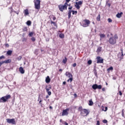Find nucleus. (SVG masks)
I'll return each mask as SVG.
<instances>
[{"label": "nucleus", "mask_w": 125, "mask_h": 125, "mask_svg": "<svg viewBox=\"0 0 125 125\" xmlns=\"http://www.w3.org/2000/svg\"><path fill=\"white\" fill-rule=\"evenodd\" d=\"M59 37H60V38H61V39H64L65 35L63 33H61L59 35Z\"/></svg>", "instance_id": "21"}, {"label": "nucleus", "mask_w": 125, "mask_h": 125, "mask_svg": "<svg viewBox=\"0 0 125 125\" xmlns=\"http://www.w3.org/2000/svg\"><path fill=\"white\" fill-rule=\"evenodd\" d=\"M108 42L109 43H110V44H112V45H113L114 44H116V43H117V40H115L114 37H110L108 40Z\"/></svg>", "instance_id": "5"}, {"label": "nucleus", "mask_w": 125, "mask_h": 125, "mask_svg": "<svg viewBox=\"0 0 125 125\" xmlns=\"http://www.w3.org/2000/svg\"><path fill=\"white\" fill-rule=\"evenodd\" d=\"M97 125H100V122H99V121L97 122Z\"/></svg>", "instance_id": "47"}, {"label": "nucleus", "mask_w": 125, "mask_h": 125, "mask_svg": "<svg viewBox=\"0 0 125 125\" xmlns=\"http://www.w3.org/2000/svg\"><path fill=\"white\" fill-rule=\"evenodd\" d=\"M82 26H83V27H88V25H87L85 23H83Z\"/></svg>", "instance_id": "37"}, {"label": "nucleus", "mask_w": 125, "mask_h": 125, "mask_svg": "<svg viewBox=\"0 0 125 125\" xmlns=\"http://www.w3.org/2000/svg\"><path fill=\"white\" fill-rule=\"evenodd\" d=\"M50 78H49V76H47V77L45 79V82L46 83H50Z\"/></svg>", "instance_id": "12"}, {"label": "nucleus", "mask_w": 125, "mask_h": 125, "mask_svg": "<svg viewBox=\"0 0 125 125\" xmlns=\"http://www.w3.org/2000/svg\"><path fill=\"white\" fill-rule=\"evenodd\" d=\"M70 110L69 108H66L62 111V116H66L68 115V111Z\"/></svg>", "instance_id": "9"}, {"label": "nucleus", "mask_w": 125, "mask_h": 125, "mask_svg": "<svg viewBox=\"0 0 125 125\" xmlns=\"http://www.w3.org/2000/svg\"><path fill=\"white\" fill-rule=\"evenodd\" d=\"M64 125H68V123H66V122H65V123H64Z\"/></svg>", "instance_id": "62"}, {"label": "nucleus", "mask_w": 125, "mask_h": 125, "mask_svg": "<svg viewBox=\"0 0 125 125\" xmlns=\"http://www.w3.org/2000/svg\"><path fill=\"white\" fill-rule=\"evenodd\" d=\"M4 58V56H2L0 57V60H1V59H3Z\"/></svg>", "instance_id": "45"}, {"label": "nucleus", "mask_w": 125, "mask_h": 125, "mask_svg": "<svg viewBox=\"0 0 125 125\" xmlns=\"http://www.w3.org/2000/svg\"><path fill=\"white\" fill-rule=\"evenodd\" d=\"M122 15H123V12L118 13L116 15V17H117V18H121V17H122Z\"/></svg>", "instance_id": "15"}, {"label": "nucleus", "mask_w": 125, "mask_h": 125, "mask_svg": "<svg viewBox=\"0 0 125 125\" xmlns=\"http://www.w3.org/2000/svg\"><path fill=\"white\" fill-rule=\"evenodd\" d=\"M19 71L20 72L21 74H24L25 73V70L22 67H20L19 68Z\"/></svg>", "instance_id": "11"}, {"label": "nucleus", "mask_w": 125, "mask_h": 125, "mask_svg": "<svg viewBox=\"0 0 125 125\" xmlns=\"http://www.w3.org/2000/svg\"><path fill=\"white\" fill-rule=\"evenodd\" d=\"M31 41H32V42H36V38H35V37H32L31 38Z\"/></svg>", "instance_id": "41"}, {"label": "nucleus", "mask_w": 125, "mask_h": 125, "mask_svg": "<svg viewBox=\"0 0 125 125\" xmlns=\"http://www.w3.org/2000/svg\"><path fill=\"white\" fill-rule=\"evenodd\" d=\"M72 12L73 15H74V14H77V13H78V11H77L72 10Z\"/></svg>", "instance_id": "31"}, {"label": "nucleus", "mask_w": 125, "mask_h": 125, "mask_svg": "<svg viewBox=\"0 0 125 125\" xmlns=\"http://www.w3.org/2000/svg\"><path fill=\"white\" fill-rule=\"evenodd\" d=\"M33 36H34V32H30L28 34V37H33Z\"/></svg>", "instance_id": "29"}, {"label": "nucleus", "mask_w": 125, "mask_h": 125, "mask_svg": "<svg viewBox=\"0 0 125 125\" xmlns=\"http://www.w3.org/2000/svg\"><path fill=\"white\" fill-rule=\"evenodd\" d=\"M104 60L102 58L98 56L97 57V63H103Z\"/></svg>", "instance_id": "8"}, {"label": "nucleus", "mask_w": 125, "mask_h": 125, "mask_svg": "<svg viewBox=\"0 0 125 125\" xmlns=\"http://www.w3.org/2000/svg\"><path fill=\"white\" fill-rule=\"evenodd\" d=\"M119 95H120V96H122V95H123V93L121 91H119Z\"/></svg>", "instance_id": "50"}, {"label": "nucleus", "mask_w": 125, "mask_h": 125, "mask_svg": "<svg viewBox=\"0 0 125 125\" xmlns=\"http://www.w3.org/2000/svg\"><path fill=\"white\" fill-rule=\"evenodd\" d=\"M53 20H56V17H53Z\"/></svg>", "instance_id": "57"}, {"label": "nucleus", "mask_w": 125, "mask_h": 125, "mask_svg": "<svg viewBox=\"0 0 125 125\" xmlns=\"http://www.w3.org/2000/svg\"><path fill=\"white\" fill-rule=\"evenodd\" d=\"M122 116L123 118H125V112H122Z\"/></svg>", "instance_id": "46"}, {"label": "nucleus", "mask_w": 125, "mask_h": 125, "mask_svg": "<svg viewBox=\"0 0 125 125\" xmlns=\"http://www.w3.org/2000/svg\"><path fill=\"white\" fill-rule=\"evenodd\" d=\"M72 8H73V7H70L68 8L69 10H71V9H72Z\"/></svg>", "instance_id": "59"}, {"label": "nucleus", "mask_w": 125, "mask_h": 125, "mask_svg": "<svg viewBox=\"0 0 125 125\" xmlns=\"http://www.w3.org/2000/svg\"><path fill=\"white\" fill-rule=\"evenodd\" d=\"M7 54H8V55H10L11 54H12V50H8L7 52Z\"/></svg>", "instance_id": "28"}, {"label": "nucleus", "mask_w": 125, "mask_h": 125, "mask_svg": "<svg viewBox=\"0 0 125 125\" xmlns=\"http://www.w3.org/2000/svg\"><path fill=\"white\" fill-rule=\"evenodd\" d=\"M26 24L28 26H31V24H32V22H31L30 21H28L27 22H26Z\"/></svg>", "instance_id": "26"}, {"label": "nucleus", "mask_w": 125, "mask_h": 125, "mask_svg": "<svg viewBox=\"0 0 125 125\" xmlns=\"http://www.w3.org/2000/svg\"><path fill=\"white\" fill-rule=\"evenodd\" d=\"M45 89L46 90V92L47 93V94L49 96L51 95V92L49 91V90H50V89H51V85H46L45 87Z\"/></svg>", "instance_id": "7"}, {"label": "nucleus", "mask_w": 125, "mask_h": 125, "mask_svg": "<svg viewBox=\"0 0 125 125\" xmlns=\"http://www.w3.org/2000/svg\"><path fill=\"white\" fill-rule=\"evenodd\" d=\"M11 59H8L7 60L3 61V62L5 63V64H8V63H11Z\"/></svg>", "instance_id": "18"}, {"label": "nucleus", "mask_w": 125, "mask_h": 125, "mask_svg": "<svg viewBox=\"0 0 125 125\" xmlns=\"http://www.w3.org/2000/svg\"><path fill=\"white\" fill-rule=\"evenodd\" d=\"M68 6V3H65L63 5L62 4L59 5L58 6V7L59 8V10L62 12H63V10H65V9H67V7Z\"/></svg>", "instance_id": "3"}, {"label": "nucleus", "mask_w": 125, "mask_h": 125, "mask_svg": "<svg viewBox=\"0 0 125 125\" xmlns=\"http://www.w3.org/2000/svg\"><path fill=\"white\" fill-rule=\"evenodd\" d=\"M17 60H18V61H20V60H21V59H22V56H20L19 57H18L17 58Z\"/></svg>", "instance_id": "32"}, {"label": "nucleus", "mask_w": 125, "mask_h": 125, "mask_svg": "<svg viewBox=\"0 0 125 125\" xmlns=\"http://www.w3.org/2000/svg\"><path fill=\"white\" fill-rule=\"evenodd\" d=\"M112 38H114V39H115V40H118V36L117 35H115L114 37H112Z\"/></svg>", "instance_id": "38"}, {"label": "nucleus", "mask_w": 125, "mask_h": 125, "mask_svg": "<svg viewBox=\"0 0 125 125\" xmlns=\"http://www.w3.org/2000/svg\"><path fill=\"white\" fill-rule=\"evenodd\" d=\"M101 88H102V85H97V89H101Z\"/></svg>", "instance_id": "27"}, {"label": "nucleus", "mask_w": 125, "mask_h": 125, "mask_svg": "<svg viewBox=\"0 0 125 125\" xmlns=\"http://www.w3.org/2000/svg\"><path fill=\"white\" fill-rule=\"evenodd\" d=\"M5 46H6L7 47H9V44H8V43L5 44Z\"/></svg>", "instance_id": "53"}, {"label": "nucleus", "mask_w": 125, "mask_h": 125, "mask_svg": "<svg viewBox=\"0 0 125 125\" xmlns=\"http://www.w3.org/2000/svg\"><path fill=\"white\" fill-rule=\"evenodd\" d=\"M72 13V10H68V19H70V18H71V14Z\"/></svg>", "instance_id": "20"}, {"label": "nucleus", "mask_w": 125, "mask_h": 125, "mask_svg": "<svg viewBox=\"0 0 125 125\" xmlns=\"http://www.w3.org/2000/svg\"><path fill=\"white\" fill-rule=\"evenodd\" d=\"M6 121L8 124H11L12 125H16V122H15V119L14 118L12 119H7Z\"/></svg>", "instance_id": "6"}, {"label": "nucleus", "mask_w": 125, "mask_h": 125, "mask_svg": "<svg viewBox=\"0 0 125 125\" xmlns=\"http://www.w3.org/2000/svg\"><path fill=\"white\" fill-rule=\"evenodd\" d=\"M46 42H49V38H46Z\"/></svg>", "instance_id": "55"}, {"label": "nucleus", "mask_w": 125, "mask_h": 125, "mask_svg": "<svg viewBox=\"0 0 125 125\" xmlns=\"http://www.w3.org/2000/svg\"><path fill=\"white\" fill-rule=\"evenodd\" d=\"M79 111H80V112H81V110H83V107L80 106V107H79Z\"/></svg>", "instance_id": "43"}, {"label": "nucleus", "mask_w": 125, "mask_h": 125, "mask_svg": "<svg viewBox=\"0 0 125 125\" xmlns=\"http://www.w3.org/2000/svg\"><path fill=\"white\" fill-rule=\"evenodd\" d=\"M107 110H108V107H105L104 112H106V111H107Z\"/></svg>", "instance_id": "54"}, {"label": "nucleus", "mask_w": 125, "mask_h": 125, "mask_svg": "<svg viewBox=\"0 0 125 125\" xmlns=\"http://www.w3.org/2000/svg\"><path fill=\"white\" fill-rule=\"evenodd\" d=\"M94 74L96 76V75H97V72L95 71Z\"/></svg>", "instance_id": "60"}, {"label": "nucleus", "mask_w": 125, "mask_h": 125, "mask_svg": "<svg viewBox=\"0 0 125 125\" xmlns=\"http://www.w3.org/2000/svg\"><path fill=\"white\" fill-rule=\"evenodd\" d=\"M74 96H75V97H77V94H74Z\"/></svg>", "instance_id": "61"}, {"label": "nucleus", "mask_w": 125, "mask_h": 125, "mask_svg": "<svg viewBox=\"0 0 125 125\" xmlns=\"http://www.w3.org/2000/svg\"><path fill=\"white\" fill-rule=\"evenodd\" d=\"M70 82H72L73 81V78H69L68 80H67V82H70Z\"/></svg>", "instance_id": "42"}, {"label": "nucleus", "mask_w": 125, "mask_h": 125, "mask_svg": "<svg viewBox=\"0 0 125 125\" xmlns=\"http://www.w3.org/2000/svg\"><path fill=\"white\" fill-rule=\"evenodd\" d=\"M89 114V112L86 109H83L81 110V115L83 116V117H86L87 115Z\"/></svg>", "instance_id": "4"}, {"label": "nucleus", "mask_w": 125, "mask_h": 125, "mask_svg": "<svg viewBox=\"0 0 125 125\" xmlns=\"http://www.w3.org/2000/svg\"><path fill=\"white\" fill-rule=\"evenodd\" d=\"M92 88H93V89H94V90L97 89V84H93L92 86Z\"/></svg>", "instance_id": "19"}, {"label": "nucleus", "mask_w": 125, "mask_h": 125, "mask_svg": "<svg viewBox=\"0 0 125 125\" xmlns=\"http://www.w3.org/2000/svg\"><path fill=\"white\" fill-rule=\"evenodd\" d=\"M84 22H85V23L88 25V26H89V24H90V21L88 20H84Z\"/></svg>", "instance_id": "17"}, {"label": "nucleus", "mask_w": 125, "mask_h": 125, "mask_svg": "<svg viewBox=\"0 0 125 125\" xmlns=\"http://www.w3.org/2000/svg\"><path fill=\"white\" fill-rule=\"evenodd\" d=\"M11 96L10 95H7L5 96L2 97L0 99V103H5L8 99H10Z\"/></svg>", "instance_id": "2"}, {"label": "nucleus", "mask_w": 125, "mask_h": 125, "mask_svg": "<svg viewBox=\"0 0 125 125\" xmlns=\"http://www.w3.org/2000/svg\"><path fill=\"white\" fill-rule=\"evenodd\" d=\"M107 21H108V23H112V19L110 18L108 19Z\"/></svg>", "instance_id": "39"}, {"label": "nucleus", "mask_w": 125, "mask_h": 125, "mask_svg": "<svg viewBox=\"0 0 125 125\" xmlns=\"http://www.w3.org/2000/svg\"><path fill=\"white\" fill-rule=\"evenodd\" d=\"M11 11H10V13H12V12H15L16 13V11H14L13 9L12 8H10Z\"/></svg>", "instance_id": "34"}, {"label": "nucleus", "mask_w": 125, "mask_h": 125, "mask_svg": "<svg viewBox=\"0 0 125 125\" xmlns=\"http://www.w3.org/2000/svg\"><path fill=\"white\" fill-rule=\"evenodd\" d=\"M102 90L103 91H105V88H103L102 89Z\"/></svg>", "instance_id": "58"}, {"label": "nucleus", "mask_w": 125, "mask_h": 125, "mask_svg": "<svg viewBox=\"0 0 125 125\" xmlns=\"http://www.w3.org/2000/svg\"><path fill=\"white\" fill-rule=\"evenodd\" d=\"M67 58L65 57L64 59L62 60V63H64V64H66V63H67Z\"/></svg>", "instance_id": "24"}, {"label": "nucleus", "mask_w": 125, "mask_h": 125, "mask_svg": "<svg viewBox=\"0 0 125 125\" xmlns=\"http://www.w3.org/2000/svg\"><path fill=\"white\" fill-rule=\"evenodd\" d=\"M26 41H27V39H26V38H23L22 39V42H26Z\"/></svg>", "instance_id": "52"}, {"label": "nucleus", "mask_w": 125, "mask_h": 125, "mask_svg": "<svg viewBox=\"0 0 125 125\" xmlns=\"http://www.w3.org/2000/svg\"><path fill=\"white\" fill-rule=\"evenodd\" d=\"M62 83L63 84H66V82H63Z\"/></svg>", "instance_id": "63"}, {"label": "nucleus", "mask_w": 125, "mask_h": 125, "mask_svg": "<svg viewBox=\"0 0 125 125\" xmlns=\"http://www.w3.org/2000/svg\"><path fill=\"white\" fill-rule=\"evenodd\" d=\"M34 2L35 9H37V10H40V9H41V0H34Z\"/></svg>", "instance_id": "1"}, {"label": "nucleus", "mask_w": 125, "mask_h": 125, "mask_svg": "<svg viewBox=\"0 0 125 125\" xmlns=\"http://www.w3.org/2000/svg\"><path fill=\"white\" fill-rule=\"evenodd\" d=\"M72 66H73V67H76V66H77V63H73Z\"/></svg>", "instance_id": "48"}, {"label": "nucleus", "mask_w": 125, "mask_h": 125, "mask_svg": "<svg viewBox=\"0 0 125 125\" xmlns=\"http://www.w3.org/2000/svg\"><path fill=\"white\" fill-rule=\"evenodd\" d=\"M65 76L69 78H73V75H72V74H71V73L69 72H66L65 73Z\"/></svg>", "instance_id": "10"}, {"label": "nucleus", "mask_w": 125, "mask_h": 125, "mask_svg": "<svg viewBox=\"0 0 125 125\" xmlns=\"http://www.w3.org/2000/svg\"><path fill=\"white\" fill-rule=\"evenodd\" d=\"M121 50L122 56H124V53H123V48H121Z\"/></svg>", "instance_id": "44"}, {"label": "nucleus", "mask_w": 125, "mask_h": 125, "mask_svg": "<svg viewBox=\"0 0 125 125\" xmlns=\"http://www.w3.org/2000/svg\"><path fill=\"white\" fill-rule=\"evenodd\" d=\"M23 13L24 14L25 16H27V15H29V10L25 9L23 11Z\"/></svg>", "instance_id": "13"}, {"label": "nucleus", "mask_w": 125, "mask_h": 125, "mask_svg": "<svg viewBox=\"0 0 125 125\" xmlns=\"http://www.w3.org/2000/svg\"><path fill=\"white\" fill-rule=\"evenodd\" d=\"M103 123H104V124H107V123H108V121L106 120H104L103 121Z\"/></svg>", "instance_id": "40"}, {"label": "nucleus", "mask_w": 125, "mask_h": 125, "mask_svg": "<svg viewBox=\"0 0 125 125\" xmlns=\"http://www.w3.org/2000/svg\"><path fill=\"white\" fill-rule=\"evenodd\" d=\"M100 36L101 39H103L105 38V34H100Z\"/></svg>", "instance_id": "25"}, {"label": "nucleus", "mask_w": 125, "mask_h": 125, "mask_svg": "<svg viewBox=\"0 0 125 125\" xmlns=\"http://www.w3.org/2000/svg\"><path fill=\"white\" fill-rule=\"evenodd\" d=\"M3 61H2V62H0V67L1 66V65H2L3 64Z\"/></svg>", "instance_id": "49"}, {"label": "nucleus", "mask_w": 125, "mask_h": 125, "mask_svg": "<svg viewBox=\"0 0 125 125\" xmlns=\"http://www.w3.org/2000/svg\"><path fill=\"white\" fill-rule=\"evenodd\" d=\"M48 97H49V96L48 95H46V99L48 98Z\"/></svg>", "instance_id": "64"}, {"label": "nucleus", "mask_w": 125, "mask_h": 125, "mask_svg": "<svg viewBox=\"0 0 125 125\" xmlns=\"http://www.w3.org/2000/svg\"><path fill=\"white\" fill-rule=\"evenodd\" d=\"M114 70V68L112 66H110L107 69V71L108 73H109L110 71H113Z\"/></svg>", "instance_id": "16"}, {"label": "nucleus", "mask_w": 125, "mask_h": 125, "mask_svg": "<svg viewBox=\"0 0 125 125\" xmlns=\"http://www.w3.org/2000/svg\"><path fill=\"white\" fill-rule=\"evenodd\" d=\"M23 32H27L28 31V28L27 27L23 28Z\"/></svg>", "instance_id": "33"}, {"label": "nucleus", "mask_w": 125, "mask_h": 125, "mask_svg": "<svg viewBox=\"0 0 125 125\" xmlns=\"http://www.w3.org/2000/svg\"><path fill=\"white\" fill-rule=\"evenodd\" d=\"M87 63L88 64V65H91V64H92V61L90 60L88 61Z\"/></svg>", "instance_id": "30"}, {"label": "nucleus", "mask_w": 125, "mask_h": 125, "mask_svg": "<svg viewBox=\"0 0 125 125\" xmlns=\"http://www.w3.org/2000/svg\"><path fill=\"white\" fill-rule=\"evenodd\" d=\"M101 50H102V47H98L97 50V52H98V53H99V52H100V51H101Z\"/></svg>", "instance_id": "22"}, {"label": "nucleus", "mask_w": 125, "mask_h": 125, "mask_svg": "<svg viewBox=\"0 0 125 125\" xmlns=\"http://www.w3.org/2000/svg\"><path fill=\"white\" fill-rule=\"evenodd\" d=\"M74 6L77 8V9H80L81 8V7L80 6V5L78 3V2H75V4Z\"/></svg>", "instance_id": "14"}, {"label": "nucleus", "mask_w": 125, "mask_h": 125, "mask_svg": "<svg viewBox=\"0 0 125 125\" xmlns=\"http://www.w3.org/2000/svg\"><path fill=\"white\" fill-rule=\"evenodd\" d=\"M70 0H66V2L65 3H67V2H69Z\"/></svg>", "instance_id": "56"}, {"label": "nucleus", "mask_w": 125, "mask_h": 125, "mask_svg": "<svg viewBox=\"0 0 125 125\" xmlns=\"http://www.w3.org/2000/svg\"><path fill=\"white\" fill-rule=\"evenodd\" d=\"M89 106H92L93 105V102H92V100H91L89 101Z\"/></svg>", "instance_id": "23"}, {"label": "nucleus", "mask_w": 125, "mask_h": 125, "mask_svg": "<svg viewBox=\"0 0 125 125\" xmlns=\"http://www.w3.org/2000/svg\"><path fill=\"white\" fill-rule=\"evenodd\" d=\"M51 24H54V25H55V22H54V21H51Z\"/></svg>", "instance_id": "51"}, {"label": "nucleus", "mask_w": 125, "mask_h": 125, "mask_svg": "<svg viewBox=\"0 0 125 125\" xmlns=\"http://www.w3.org/2000/svg\"><path fill=\"white\" fill-rule=\"evenodd\" d=\"M97 21H100V15H99L97 17Z\"/></svg>", "instance_id": "36"}, {"label": "nucleus", "mask_w": 125, "mask_h": 125, "mask_svg": "<svg viewBox=\"0 0 125 125\" xmlns=\"http://www.w3.org/2000/svg\"><path fill=\"white\" fill-rule=\"evenodd\" d=\"M77 3L79 5H82L83 4V1H79V2H77Z\"/></svg>", "instance_id": "35"}]
</instances>
